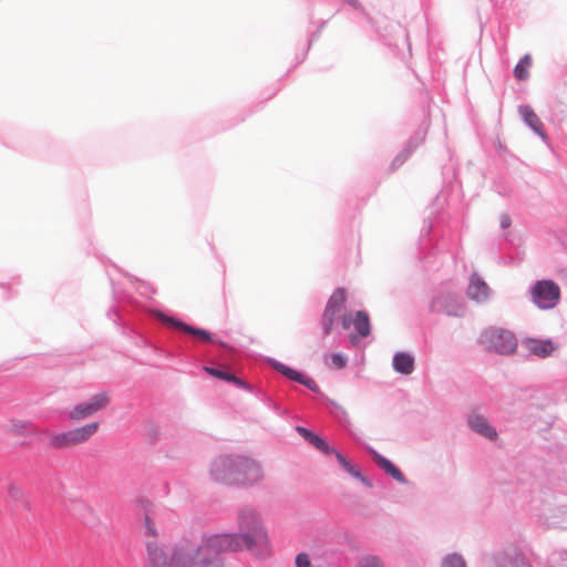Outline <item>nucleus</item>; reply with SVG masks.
<instances>
[{
  "label": "nucleus",
  "instance_id": "a211bd4d",
  "mask_svg": "<svg viewBox=\"0 0 567 567\" xmlns=\"http://www.w3.org/2000/svg\"><path fill=\"white\" fill-rule=\"evenodd\" d=\"M519 113L523 116L525 123L538 135L545 136L543 132V123L540 122L537 114L529 106H520Z\"/></svg>",
  "mask_w": 567,
  "mask_h": 567
},
{
  "label": "nucleus",
  "instance_id": "20e7f679",
  "mask_svg": "<svg viewBox=\"0 0 567 567\" xmlns=\"http://www.w3.org/2000/svg\"><path fill=\"white\" fill-rule=\"evenodd\" d=\"M100 429L99 422H92L69 431L50 433L49 447L69 450L86 443Z\"/></svg>",
  "mask_w": 567,
  "mask_h": 567
},
{
  "label": "nucleus",
  "instance_id": "c756f323",
  "mask_svg": "<svg viewBox=\"0 0 567 567\" xmlns=\"http://www.w3.org/2000/svg\"><path fill=\"white\" fill-rule=\"evenodd\" d=\"M296 567H311V560L307 553H300L295 559Z\"/></svg>",
  "mask_w": 567,
  "mask_h": 567
},
{
  "label": "nucleus",
  "instance_id": "39448f33",
  "mask_svg": "<svg viewBox=\"0 0 567 567\" xmlns=\"http://www.w3.org/2000/svg\"><path fill=\"white\" fill-rule=\"evenodd\" d=\"M530 299L539 309H553L559 302L560 288L553 280H538L530 289Z\"/></svg>",
  "mask_w": 567,
  "mask_h": 567
},
{
  "label": "nucleus",
  "instance_id": "b1692460",
  "mask_svg": "<svg viewBox=\"0 0 567 567\" xmlns=\"http://www.w3.org/2000/svg\"><path fill=\"white\" fill-rule=\"evenodd\" d=\"M532 66V56L525 54L523 59L516 64L514 75L517 80H525L528 78V69Z\"/></svg>",
  "mask_w": 567,
  "mask_h": 567
},
{
  "label": "nucleus",
  "instance_id": "cd10ccee",
  "mask_svg": "<svg viewBox=\"0 0 567 567\" xmlns=\"http://www.w3.org/2000/svg\"><path fill=\"white\" fill-rule=\"evenodd\" d=\"M337 456V460L339 461L340 465L348 472L350 473L351 475L353 476H359L360 473L358 471V468L351 464L342 454H340L339 452L334 451L333 452Z\"/></svg>",
  "mask_w": 567,
  "mask_h": 567
},
{
  "label": "nucleus",
  "instance_id": "dca6fc26",
  "mask_svg": "<svg viewBox=\"0 0 567 567\" xmlns=\"http://www.w3.org/2000/svg\"><path fill=\"white\" fill-rule=\"evenodd\" d=\"M489 288L484 280L477 275H472L467 288V296L477 302L484 301L488 298Z\"/></svg>",
  "mask_w": 567,
  "mask_h": 567
},
{
  "label": "nucleus",
  "instance_id": "473e14b6",
  "mask_svg": "<svg viewBox=\"0 0 567 567\" xmlns=\"http://www.w3.org/2000/svg\"><path fill=\"white\" fill-rule=\"evenodd\" d=\"M205 567H224V565L218 560V557H217L213 564L205 566Z\"/></svg>",
  "mask_w": 567,
  "mask_h": 567
},
{
  "label": "nucleus",
  "instance_id": "5701e85b",
  "mask_svg": "<svg viewBox=\"0 0 567 567\" xmlns=\"http://www.w3.org/2000/svg\"><path fill=\"white\" fill-rule=\"evenodd\" d=\"M204 370L209 375L215 377L217 379L225 380L227 382H233V383H235L238 386H244L245 385V383L240 379H238L237 377H235L234 374H231L229 372H226V371H223V370H219V369H215V368H210V367H205Z\"/></svg>",
  "mask_w": 567,
  "mask_h": 567
},
{
  "label": "nucleus",
  "instance_id": "f3484780",
  "mask_svg": "<svg viewBox=\"0 0 567 567\" xmlns=\"http://www.w3.org/2000/svg\"><path fill=\"white\" fill-rule=\"evenodd\" d=\"M468 424L473 431L489 440H495L497 437L496 430L488 424L487 420L483 415H471Z\"/></svg>",
  "mask_w": 567,
  "mask_h": 567
},
{
  "label": "nucleus",
  "instance_id": "bb28decb",
  "mask_svg": "<svg viewBox=\"0 0 567 567\" xmlns=\"http://www.w3.org/2000/svg\"><path fill=\"white\" fill-rule=\"evenodd\" d=\"M355 567H384L380 558L375 556H364L360 558Z\"/></svg>",
  "mask_w": 567,
  "mask_h": 567
},
{
  "label": "nucleus",
  "instance_id": "f704fd0d",
  "mask_svg": "<svg viewBox=\"0 0 567 567\" xmlns=\"http://www.w3.org/2000/svg\"><path fill=\"white\" fill-rule=\"evenodd\" d=\"M131 280H132L133 282L140 284L141 286H146V284H145L144 281H142V280H140V279H137V278H135V277H131Z\"/></svg>",
  "mask_w": 567,
  "mask_h": 567
},
{
  "label": "nucleus",
  "instance_id": "1a4fd4ad",
  "mask_svg": "<svg viewBox=\"0 0 567 567\" xmlns=\"http://www.w3.org/2000/svg\"><path fill=\"white\" fill-rule=\"evenodd\" d=\"M431 309L435 312L460 317L464 313L465 307L462 298L457 295L443 292L433 299Z\"/></svg>",
  "mask_w": 567,
  "mask_h": 567
},
{
  "label": "nucleus",
  "instance_id": "7c9ffc66",
  "mask_svg": "<svg viewBox=\"0 0 567 567\" xmlns=\"http://www.w3.org/2000/svg\"><path fill=\"white\" fill-rule=\"evenodd\" d=\"M298 382L306 385L308 389H310L312 391H318V385L315 382V380L311 378H308V377H305L301 374L300 380Z\"/></svg>",
  "mask_w": 567,
  "mask_h": 567
},
{
  "label": "nucleus",
  "instance_id": "aec40b11",
  "mask_svg": "<svg viewBox=\"0 0 567 567\" xmlns=\"http://www.w3.org/2000/svg\"><path fill=\"white\" fill-rule=\"evenodd\" d=\"M393 367L400 373L410 374L414 369V359L408 353H396L393 358Z\"/></svg>",
  "mask_w": 567,
  "mask_h": 567
},
{
  "label": "nucleus",
  "instance_id": "423d86ee",
  "mask_svg": "<svg viewBox=\"0 0 567 567\" xmlns=\"http://www.w3.org/2000/svg\"><path fill=\"white\" fill-rule=\"evenodd\" d=\"M482 342L501 354L513 353L517 347L515 336L505 329L488 328L482 333Z\"/></svg>",
  "mask_w": 567,
  "mask_h": 567
},
{
  "label": "nucleus",
  "instance_id": "ddd939ff",
  "mask_svg": "<svg viewBox=\"0 0 567 567\" xmlns=\"http://www.w3.org/2000/svg\"><path fill=\"white\" fill-rule=\"evenodd\" d=\"M497 567H532L526 557L516 548H508L495 556Z\"/></svg>",
  "mask_w": 567,
  "mask_h": 567
},
{
  "label": "nucleus",
  "instance_id": "f03ea898",
  "mask_svg": "<svg viewBox=\"0 0 567 567\" xmlns=\"http://www.w3.org/2000/svg\"><path fill=\"white\" fill-rule=\"evenodd\" d=\"M227 553L219 534L204 535L200 542L184 538L174 545L171 561L174 567H205Z\"/></svg>",
  "mask_w": 567,
  "mask_h": 567
},
{
  "label": "nucleus",
  "instance_id": "6e6552de",
  "mask_svg": "<svg viewBox=\"0 0 567 567\" xmlns=\"http://www.w3.org/2000/svg\"><path fill=\"white\" fill-rule=\"evenodd\" d=\"M110 402L106 393H97L89 401L75 405L70 412L69 417L72 421H81L92 416L100 410L104 409Z\"/></svg>",
  "mask_w": 567,
  "mask_h": 567
},
{
  "label": "nucleus",
  "instance_id": "f257e3e1",
  "mask_svg": "<svg viewBox=\"0 0 567 567\" xmlns=\"http://www.w3.org/2000/svg\"><path fill=\"white\" fill-rule=\"evenodd\" d=\"M237 533L219 534L226 551L247 549L256 556H266L270 551V538L260 513L245 507L237 515Z\"/></svg>",
  "mask_w": 567,
  "mask_h": 567
},
{
  "label": "nucleus",
  "instance_id": "2f4dec72",
  "mask_svg": "<svg viewBox=\"0 0 567 567\" xmlns=\"http://www.w3.org/2000/svg\"><path fill=\"white\" fill-rule=\"evenodd\" d=\"M501 223H502V227H503V228H507V227H509V225H511V219H509V217H507V216H503V217H502V221H501Z\"/></svg>",
  "mask_w": 567,
  "mask_h": 567
},
{
  "label": "nucleus",
  "instance_id": "6ab92c4d",
  "mask_svg": "<svg viewBox=\"0 0 567 567\" xmlns=\"http://www.w3.org/2000/svg\"><path fill=\"white\" fill-rule=\"evenodd\" d=\"M297 432L307 441H309L313 446H316L318 450H320L323 453H330L334 452L333 449H331L328 443L322 440L320 436L313 434L311 431L307 430L302 426H297Z\"/></svg>",
  "mask_w": 567,
  "mask_h": 567
},
{
  "label": "nucleus",
  "instance_id": "393cba45",
  "mask_svg": "<svg viewBox=\"0 0 567 567\" xmlns=\"http://www.w3.org/2000/svg\"><path fill=\"white\" fill-rule=\"evenodd\" d=\"M441 567H467L464 557L458 553L445 555L441 560Z\"/></svg>",
  "mask_w": 567,
  "mask_h": 567
},
{
  "label": "nucleus",
  "instance_id": "9d476101",
  "mask_svg": "<svg viewBox=\"0 0 567 567\" xmlns=\"http://www.w3.org/2000/svg\"><path fill=\"white\" fill-rule=\"evenodd\" d=\"M342 327L348 330L351 326L358 332V336L351 334L350 341L352 344H357L359 338H367L370 334V319L367 312L355 311L354 313H346L342 317Z\"/></svg>",
  "mask_w": 567,
  "mask_h": 567
},
{
  "label": "nucleus",
  "instance_id": "412c9836",
  "mask_svg": "<svg viewBox=\"0 0 567 567\" xmlns=\"http://www.w3.org/2000/svg\"><path fill=\"white\" fill-rule=\"evenodd\" d=\"M34 425L27 420L11 419L7 424V430L14 435H25L32 433Z\"/></svg>",
  "mask_w": 567,
  "mask_h": 567
},
{
  "label": "nucleus",
  "instance_id": "2eb2a0df",
  "mask_svg": "<svg viewBox=\"0 0 567 567\" xmlns=\"http://www.w3.org/2000/svg\"><path fill=\"white\" fill-rule=\"evenodd\" d=\"M148 567H172L164 549L154 540L146 542Z\"/></svg>",
  "mask_w": 567,
  "mask_h": 567
},
{
  "label": "nucleus",
  "instance_id": "4be33fe9",
  "mask_svg": "<svg viewBox=\"0 0 567 567\" xmlns=\"http://www.w3.org/2000/svg\"><path fill=\"white\" fill-rule=\"evenodd\" d=\"M373 454H374V460H375L377 464L384 472H386L389 475H391L396 481H403L404 480V476L401 473V471L391 461H389L388 458L381 456L380 454H378L375 452H373Z\"/></svg>",
  "mask_w": 567,
  "mask_h": 567
},
{
  "label": "nucleus",
  "instance_id": "0eeeda50",
  "mask_svg": "<svg viewBox=\"0 0 567 567\" xmlns=\"http://www.w3.org/2000/svg\"><path fill=\"white\" fill-rule=\"evenodd\" d=\"M346 301L347 291L344 288L336 289L330 296L321 318L323 332L326 336L331 333L337 316L343 308Z\"/></svg>",
  "mask_w": 567,
  "mask_h": 567
},
{
  "label": "nucleus",
  "instance_id": "c85d7f7f",
  "mask_svg": "<svg viewBox=\"0 0 567 567\" xmlns=\"http://www.w3.org/2000/svg\"><path fill=\"white\" fill-rule=\"evenodd\" d=\"M275 368L290 380H293L297 382L300 380L301 373H299L298 371H296L289 367H286L281 363H277V364H275Z\"/></svg>",
  "mask_w": 567,
  "mask_h": 567
},
{
  "label": "nucleus",
  "instance_id": "72a5a7b5",
  "mask_svg": "<svg viewBox=\"0 0 567 567\" xmlns=\"http://www.w3.org/2000/svg\"><path fill=\"white\" fill-rule=\"evenodd\" d=\"M347 3H349L350 6L354 7V8H358L359 7V3L357 0H344Z\"/></svg>",
  "mask_w": 567,
  "mask_h": 567
},
{
  "label": "nucleus",
  "instance_id": "a878e982",
  "mask_svg": "<svg viewBox=\"0 0 567 567\" xmlns=\"http://www.w3.org/2000/svg\"><path fill=\"white\" fill-rule=\"evenodd\" d=\"M326 364L331 369H342L347 364V358L341 353H333L324 358Z\"/></svg>",
  "mask_w": 567,
  "mask_h": 567
},
{
  "label": "nucleus",
  "instance_id": "f8f14e48",
  "mask_svg": "<svg viewBox=\"0 0 567 567\" xmlns=\"http://www.w3.org/2000/svg\"><path fill=\"white\" fill-rule=\"evenodd\" d=\"M156 318L161 320L164 324L181 330L185 333L192 334L196 338H198L202 341H210L212 337L210 333L204 329L200 328H194L189 324L184 323L183 321H179L173 317H168L159 311L154 312Z\"/></svg>",
  "mask_w": 567,
  "mask_h": 567
},
{
  "label": "nucleus",
  "instance_id": "9b49d317",
  "mask_svg": "<svg viewBox=\"0 0 567 567\" xmlns=\"http://www.w3.org/2000/svg\"><path fill=\"white\" fill-rule=\"evenodd\" d=\"M138 511L143 513L144 519V536L152 537L156 542L158 530L155 526L154 519L157 517L158 508L150 501V498H141L137 506Z\"/></svg>",
  "mask_w": 567,
  "mask_h": 567
},
{
  "label": "nucleus",
  "instance_id": "7ed1b4c3",
  "mask_svg": "<svg viewBox=\"0 0 567 567\" xmlns=\"http://www.w3.org/2000/svg\"><path fill=\"white\" fill-rule=\"evenodd\" d=\"M210 473L217 482L228 485L252 484L262 476L260 465L245 456H219L213 462Z\"/></svg>",
  "mask_w": 567,
  "mask_h": 567
},
{
  "label": "nucleus",
  "instance_id": "4468645a",
  "mask_svg": "<svg viewBox=\"0 0 567 567\" xmlns=\"http://www.w3.org/2000/svg\"><path fill=\"white\" fill-rule=\"evenodd\" d=\"M523 346L529 353L537 355L539 358H546L557 349V346H555L551 340H542L533 338L525 339L523 341Z\"/></svg>",
  "mask_w": 567,
  "mask_h": 567
},
{
  "label": "nucleus",
  "instance_id": "c9c22d12",
  "mask_svg": "<svg viewBox=\"0 0 567 567\" xmlns=\"http://www.w3.org/2000/svg\"><path fill=\"white\" fill-rule=\"evenodd\" d=\"M11 493H20V488L18 486H11V489H10Z\"/></svg>",
  "mask_w": 567,
  "mask_h": 567
}]
</instances>
